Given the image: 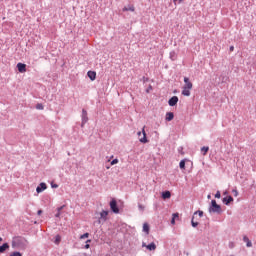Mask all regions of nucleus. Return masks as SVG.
<instances>
[{"mask_svg":"<svg viewBox=\"0 0 256 256\" xmlns=\"http://www.w3.org/2000/svg\"><path fill=\"white\" fill-rule=\"evenodd\" d=\"M29 245V241L22 236H15L12 239V248L20 249L21 251H25Z\"/></svg>","mask_w":256,"mask_h":256,"instance_id":"f257e3e1","label":"nucleus"},{"mask_svg":"<svg viewBox=\"0 0 256 256\" xmlns=\"http://www.w3.org/2000/svg\"><path fill=\"white\" fill-rule=\"evenodd\" d=\"M209 213H217L218 215H221V213H223V210L221 209V205L217 204L216 200L211 201V205L209 207Z\"/></svg>","mask_w":256,"mask_h":256,"instance_id":"f03ea898","label":"nucleus"},{"mask_svg":"<svg viewBox=\"0 0 256 256\" xmlns=\"http://www.w3.org/2000/svg\"><path fill=\"white\" fill-rule=\"evenodd\" d=\"M110 209L112 213H119V206H117V200L112 199L110 201Z\"/></svg>","mask_w":256,"mask_h":256,"instance_id":"7ed1b4c3","label":"nucleus"},{"mask_svg":"<svg viewBox=\"0 0 256 256\" xmlns=\"http://www.w3.org/2000/svg\"><path fill=\"white\" fill-rule=\"evenodd\" d=\"M82 123H81V127H85V123H87V121H89V117L87 116V110L82 109Z\"/></svg>","mask_w":256,"mask_h":256,"instance_id":"20e7f679","label":"nucleus"},{"mask_svg":"<svg viewBox=\"0 0 256 256\" xmlns=\"http://www.w3.org/2000/svg\"><path fill=\"white\" fill-rule=\"evenodd\" d=\"M177 103H179V97L177 96H173L168 100V105L170 107H175V105H177Z\"/></svg>","mask_w":256,"mask_h":256,"instance_id":"39448f33","label":"nucleus"},{"mask_svg":"<svg viewBox=\"0 0 256 256\" xmlns=\"http://www.w3.org/2000/svg\"><path fill=\"white\" fill-rule=\"evenodd\" d=\"M45 189H47V184L45 182H41L36 188V193H43Z\"/></svg>","mask_w":256,"mask_h":256,"instance_id":"423d86ee","label":"nucleus"},{"mask_svg":"<svg viewBox=\"0 0 256 256\" xmlns=\"http://www.w3.org/2000/svg\"><path fill=\"white\" fill-rule=\"evenodd\" d=\"M142 247H146V249H148V251H155V249H157V245H155L154 242H152L148 245L145 242H143Z\"/></svg>","mask_w":256,"mask_h":256,"instance_id":"0eeeda50","label":"nucleus"},{"mask_svg":"<svg viewBox=\"0 0 256 256\" xmlns=\"http://www.w3.org/2000/svg\"><path fill=\"white\" fill-rule=\"evenodd\" d=\"M107 215H109V211H107V210H102V211L100 212L99 222L101 223L102 221H107Z\"/></svg>","mask_w":256,"mask_h":256,"instance_id":"6e6552de","label":"nucleus"},{"mask_svg":"<svg viewBox=\"0 0 256 256\" xmlns=\"http://www.w3.org/2000/svg\"><path fill=\"white\" fill-rule=\"evenodd\" d=\"M184 88L186 89H193V83L189 80L188 77H184Z\"/></svg>","mask_w":256,"mask_h":256,"instance_id":"1a4fd4ad","label":"nucleus"},{"mask_svg":"<svg viewBox=\"0 0 256 256\" xmlns=\"http://www.w3.org/2000/svg\"><path fill=\"white\" fill-rule=\"evenodd\" d=\"M233 201V196H226L222 199V203H224V205H230Z\"/></svg>","mask_w":256,"mask_h":256,"instance_id":"9d476101","label":"nucleus"},{"mask_svg":"<svg viewBox=\"0 0 256 256\" xmlns=\"http://www.w3.org/2000/svg\"><path fill=\"white\" fill-rule=\"evenodd\" d=\"M17 69L19 73H25V71H27V65L20 62L17 64Z\"/></svg>","mask_w":256,"mask_h":256,"instance_id":"9b49d317","label":"nucleus"},{"mask_svg":"<svg viewBox=\"0 0 256 256\" xmlns=\"http://www.w3.org/2000/svg\"><path fill=\"white\" fill-rule=\"evenodd\" d=\"M87 75H88L90 81H95V79H97V72H95V71H88Z\"/></svg>","mask_w":256,"mask_h":256,"instance_id":"f8f14e48","label":"nucleus"},{"mask_svg":"<svg viewBox=\"0 0 256 256\" xmlns=\"http://www.w3.org/2000/svg\"><path fill=\"white\" fill-rule=\"evenodd\" d=\"M182 95H184V97H190L191 96V89L190 88H182Z\"/></svg>","mask_w":256,"mask_h":256,"instance_id":"ddd939ff","label":"nucleus"},{"mask_svg":"<svg viewBox=\"0 0 256 256\" xmlns=\"http://www.w3.org/2000/svg\"><path fill=\"white\" fill-rule=\"evenodd\" d=\"M143 137L140 138V143H149V140H147V133H145V128L142 130Z\"/></svg>","mask_w":256,"mask_h":256,"instance_id":"4468645a","label":"nucleus"},{"mask_svg":"<svg viewBox=\"0 0 256 256\" xmlns=\"http://www.w3.org/2000/svg\"><path fill=\"white\" fill-rule=\"evenodd\" d=\"M243 241H244V243H246V247H253V242H251V240H249V237L244 236Z\"/></svg>","mask_w":256,"mask_h":256,"instance_id":"2eb2a0df","label":"nucleus"},{"mask_svg":"<svg viewBox=\"0 0 256 256\" xmlns=\"http://www.w3.org/2000/svg\"><path fill=\"white\" fill-rule=\"evenodd\" d=\"M162 199H171V192L169 190L162 192Z\"/></svg>","mask_w":256,"mask_h":256,"instance_id":"dca6fc26","label":"nucleus"},{"mask_svg":"<svg viewBox=\"0 0 256 256\" xmlns=\"http://www.w3.org/2000/svg\"><path fill=\"white\" fill-rule=\"evenodd\" d=\"M174 118H175V114H173V112L166 113V121H173Z\"/></svg>","mask_w":256,"mask_h":256,"instance_id":"f3484780","label":"nucleus"},{"mask_svg":"<svg viewBox=\"0 0 256 256\" xmlns=\"http://www.w3.org/2000/svg\"><path fill=\"white\" fill-rule=\"evenodd\" d=\"M123 12L125 11H135V6L133 5H128V6H125L123 9H122Z\"/></svg>","mask_w":256,"mask_h":256,"instance_id":"a211bd4d","label":"nucleus"},{"mask_svg":"<svg viewBox=\"0 0 256 256\" xmlns=\"http://www.w3.org/2000/svg\"><path fill=\"white\" fill-rule=\"evenodd\" d=\"M6 249H9V243H4L0 246V253H5Z\"/></svg>","mask_w":256,"mask_h":256,"instance_id":"6ab92c4d","label":"nucleus"},{"mask_svg":"<svg viewBox=\"0 0 256 256\" xmlns=\"http://www.w3.org/2000/svg\"><path fill=\"white\" fill-rule=\"evenodd\" d=\"M143 231L146 235H149V224L147 223L143 224Z\"/></svg>","mask_w":256,"mask_h":256,"instance_id":"aec40b11","label":"nucleus"},{"mask_svg":"<svg viewBox=\"0 0 256 256\" xmlns=\"http://www.w3.org/2000/svg\"><path fill=\"white\" fill-rule=\"evenodd\" d=\"M201 152L203 153V155H207V153H209V147L208 146L202 147Z\"/></svg>","mask_w":256,"mask_h":256,"instance_id":"412c9836","label":"nucleus"},{"mask_svg":"<svg viewBox=\"0 0 256 256\" xmlns=\"http://www.w3.org/2000/svg\"><path fill=\"white\" fill-rule=\"evenodd\" d=\"M191 225L192 227H198L199 225V222H195V216H192V219H191Z\"/></svg>","mask_w":256,"mask_h":256,"instance_id":"4be33fe9","label":"nucleus"},{"mask_svg":"<svg viewBox=\"0 0 256 256\" xmlns=\"http://www.w3.org/2000/svg\"><path fill=\"white\" fill-rule=\"evenodd\" d=\"M54 243H55V245H59L61 243V236L60 235L55 236Z\"/></svg>","mask_w":256,"mask_h":256,"instance_id":"5701e85b","label":"nucleus"},{"mask_svg":"<svg viewBox=\"0 0 256 256\" xmlns=\"http://www.w3.org/2000/svg\"><path fill=\"white\" fill-rule=\"evenodd\" d=\"M170 59L172 61H175V59H177V54L175 53V51L170 52Z\"/></svg>","mask_w":256,"mask_h":256,"instance_id":"b1692460","label":"nucleus"},{"mask_svg":"<svg viewBox=\"0 0 256 256\" xmlns=\"http://www.w3.org/2000/svg\"><path fill=\"white\" fill-rule=\"evenodd\" d=\"M180 169H185V160H181L179 163Z\"/></svg>","mask_w":256,"mask_h":256,"instance_id":"393cba45","label":"nucleus"},{"mask_svg":"<svg viewBox=\"0 0 256 256\" xmlns=\"http://www.w3.org/2000/svg\"><path fill=\"white\" fill-rule=\"evenodd\" d=\"M195 215H199V217H203V211L198 210V211L194 212L193 216H195Z\"/></svg>","mask_w":256,"mask_h":256,"instance_id":"a878e982","label":"nucleus"},{"mask_svg":"<svg viewBox=\"0 0 256 256\" xmlns=\"http://www.w3.org/2000/svg\"><path fill=\"white\" fill-rule=\"evenodd\" d=\"M10 256H23V254H21V252L15 251V252H12V253L10 254Z\"/></svg>","mask_w":256,"mask_h":256,"instance_id":"bb28decb","label":"nucleus"},{"mask_svg":"<svg viewBox=\"0 0 256 256\" xmlns=\"http://www.w3.org/2000/svg\"><path fill=\"white\" fill-rule=\"evenodd\" d=\"M228 247L229 249H235V242H229Z\"/></svg>","mask_w":256,"mask_h":256,"instance_id":"cd10ccee","label":"nucleus"},{"mask_svg":"<svg viewBox=\"0 0 256 256\" xmlns=\"http://www.w3.org/2000/svg\"><path fill=\"white\" fill-rule=\"evenodd\" d=\"M87 238H89V233L87 232L80 236V239H87Z\"/></svg>","mask_w":256,"mask_h":256,"instance_id":"c85d7f7f","label":"nucleus"},{"mask_svg":"<svg viewBox=\"0 0 256 256\" xmlns=\"http://www.w3.org/2000/svg\"><path fill=\"white\" fill-rule=\"evenodd\" d=\"M215 198H216V199H221V192H220V191H217V192H216Z\"/></svg>","mask_w":256,"mask_h":256,"instance_id":"c756f323","label":"nucleus"},{"mask_svg":"<svg viewBox=\"0 0 256 256\" xmlns=\"http://www.w3.org/2000/svg\"><path fill=\"white\" fill-rule=\"evenodd\" d=\"M36 109H38L40 111L43 110V104H37Z\"/></svg>","mask_w":256,"mask_h":256,"instance_id":"7c9ffc66","label":"nucleus"},{"mask_svg":"<svg viewBox=\"0 0 256 256\" xmlns=\"http://www.w3.org/2000/svg\"><path fill=\"white\" fill-rule=\"evenodd\" d=\"M119 163V159H114L111 161V165H117Z\"/></svg>","mask_w":256,"mask_h":256,"instance_id":"2f4dec72","label":"nucleus"},{"mask_svg":"<svg viewBox=\"0 0 256 256\" xmlns=\"http://www.w3.org/2000/svg\"><path fill=\"white\" fill-rule=\"evenodd\" d=\"M138 209H139L140 211H145V206H143L142 204H139V205H138Z\"/></svg>","mask_w":256,"mask_h":256,"instance_id":"473e14b6","label":"nucleus"},{"mask_svg":"<svg viewBox=\"0 0 256 256\" xmlns=\"http://www.w3.org/2000/svg\"><path fill=\"white\" fill-rule=\"evenodd\" d=\"M64 207H65V205H62V206L58 207L57 211L61 213V211H63Z\"/></svg>","mask_w":256,"mask_h":256,"instance_id":"72a5a7b5","label":"nucleus"},{"mask_svg":"<svg viewBox=\"0 0 256 256\" xmlns=\"http://www.w3.org/2000/svg\"><path fill=\"white\" fill-rule=\"evenodd\" d=\"M172 218H174V219H179V213H174V214L172 215Z\"/></svg>","mask_w":256,"mask_h":256,"instance_id":"f704fd0d","label":"nucleus"},{"mask_svg":"<svg viewBox=\"0 0 256 256\" xmlns=\"http://www.w3.org/2000/svg\"><path fill=\"white\" fill-rule=\"evenodd\" d=\"M142 81H143V83H147V81H149V78L143 76V77H142Z\"/></svg>","mask_w":256,"mask_h":256,"instance_id":"c9c22d12","label":"nucleus"},{"mask_svg":"<svg viewBox=\"0 0 256 256\" xmlns=\"http://www.w3.org/2000/svg\"><path fill=\"white\" fill-rule=\"evenodd\" d=\"M152 90H153V86L149 85V87L146 90V93H149V91H152Z\"/></svg>","mask_w":256,"mask_h":256,"instance_id":"e433bc0d","label":"nucleus"},{"mask_svg":"<svg viewBox=\"0 0 256 256\" xmlns=\"http://www.w3.org/2000/svg\"><path fill=\"white\" fill-rule=\"evenodd\" d=\"M51 187H52V189H57L58 187H59V185H57V184H51Z\"/></svg>","mask_w":256,"mask_h":256,"instance_id":"4c0bfd02","label":"nucleus"},{"mask_svg":"<svg viewBox=\"0 0 256 256\" xmlns=\"http://www.w3.org/2000/svg\"><path fill=\"white\" fill-rule=\"evenodd\" d=\"M55 217H56L57 219H59V217H61V212L57 211V213L55 214Z\"/></svg>","mask_w":256,"mask_h":256,"instance_id":"58836bf2","label":"nucleus"},{"mask_svg":"<svg viewBox=\"0 0 256 256\" xmlns=\"http://www.w3.org/2000/svg\"><path fill=\"white\" fill-rule=\"evenodd\" d=\"M171 225H175V218L171 219Z\"/></svg>","mask_w":256,"mask_h":256,"instance_id":"ea45409f","label":"nucleus"},{"mask_svg":"<svg viewBox=\"0 0 256 256\" xmlns=\"http://www.w3.org/2000/svg\"><path fill=\"white\" fill-rule=\"evenodd\" d=\"M235 47L234 46H230V51H234Z\"/></svg>","mask_w":256,"mask_h":256,"instance_id":"a19ab883","label":"nucleus"},{"mask_svg":"<svg viewBox=\"0 0 256 256\" xmlns=\"http://www.w3.org/2000/svg\"><path fill=\"white\" fill-rule=\"evenodd\" d=\"M38 215H41L43 213V210H38Z\"/></svg>","mask_w":256,"mask_h":256,"instance_id":"79ce46f5","label":"nucleus"},{"mask_svg":"<svg viewBox=\"0 0 256 256\" xmlns=\"http://www.w3.org/2000/svg\"><path fill=\"white\" fill-rule=\"evenodd\" d=\"M90 245L89 244H86L85 245V249H89Z\"/></svg>","mask_w":256,"mask_h":256,"instance_id":"37998d69","label":"nucleus"},{"mask_svg":"<svg viewBox=\"0 0 256 256\" xmlns=\"http://www.w3.org/2000/svg\"><path fill=\"white\" fill-rule=\"evenodd\" d=\"M174 5H177V0H173Z\"/></svg>","mask_w":256,"mask_h":256,"instance_id":"c03bdc74","label":"nucleus"},{"mask_svg":"<svg viewBox=\"0 0 256 256\" xmlns=\"http://www.w3.org/2000/svg\"><path fill=\"white\" fill-rule=\"evenodd\" d=\"M179 2L178 3H183V0H178Z\"/></svg>","mask_w":256,"mask_h":256,"instance_id":"a18cd8bd","label":"nucleus"},{"mask_svg":"<svg viewBox=\"0 0 256 256\" xmlns=\"http://www.w3.org/2000/svg\"><path fill=\"white\" fill-rule=\"evenodd\" d=\"M86 243H91V240H87Z\"/></svg>","mask_w":256,"mask_h":256,"instance_id":"49530a36","label":"nucleus"},{"mask_svg":"<svg viewBox=\"0 0 256 256\" xmlns=\"http://www.w3.org/2000/svg\"><path fill=\"white\" fill-rule=\"evenodd\" d=\"M138 136H141V132H138Z\"/></svg>","mask_w":256,"mask_h":256,"instance_id":"de8ad7c7","label":"nucleus"},{"mask_svg":"<svg viewBox=\"0 0 256 256\" xmlns=\"http://www.w3.org/2000/svg\"><path fill=\"white\" fill-rule=\"evenodd\" d=\"M211 198V195H208V199H210Z\"/></svg>","mask_w":256,"mask_h":256,"instance_id":"09e8293b","label":"nucleus"},{"mask_svg":"<svg viewBox=\"0 0 256 256\" xmlns=\"http://www.w3.org/2000/svg\"><path fill=\"white\" fill-rule=\"evenodd\" d=\"M0 241H3V238L0 237Z\"/></svg>","mask_w":256,"mask_h":256,"instance_id":"8fccbe9b","label":"nucleus"}]
</instances>
